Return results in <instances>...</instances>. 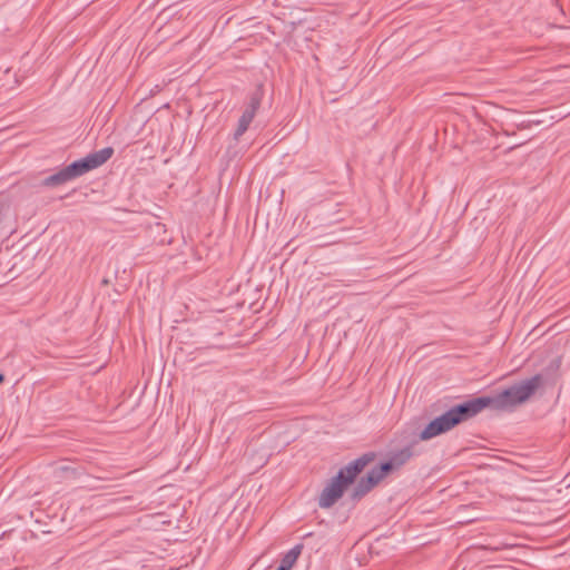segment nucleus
I'll return each mask as SVG.
<instances>
[{
  "instance_id": "nucleus-13",
  "label": "nucleus",
  "mask_w": 570,
  "mask_h": 570,
  "mask_svg": "<svg viewBox=\"0 0 570 570\" xmlns=\"http://www.w3.org/2000/svg\"><path fill=\"white\" fill-rule=\"evenodd\" d=\"M303 544H295L281 560V564L278 567L284 568L285 570H291L293 566L296 563L298 557L303 551Z\"/></svg>"
},
{
  "instance_id": "nucleus-6",
  "label": "nucleus",
  "mask_w": 570,
  "mask_h": 570,
  "mask_svg": "<svg viewBox=\"0 0 570 570\" xmlns=\"http://www.w3.org/2000/svg\"><path fill=\"white\" fill-rule=\"evenodd\" d=\"M264 98L263 85H258L248 96V102L246 104L242 116L238 119L237 127L233 134V139L238 141L240 137L247 131L250 122L256 116L261 108Z\"/></svg>"
},
{
  "instance_id": "nucleus-8",
  "label": "nucleus",
  "mask_w": 570,
  "mask_h": 570,
  "mask_svg": "<svg viewBox=\"0 0 570 570\" xmlns=\"http://www.w3.org/2000/svg\"><path fill=\"white\" fill-rule=\"evenodd\" d=\"M490 400L489 396H479L470 399L463 403L452 406L448 410V413L454 424L456 426L461 422H464L471 417L478 415L482 410L489 407Z\"/></svg>"
},
{
  "instance_id": "nucleus-15",
  "label": "nucleus",
  "mask_w": 570,
  "mask_h": 570,
  "mask_svg": "<svg viewBox=\"0 0 570 570\" xmlns=\"http://www.w3.org/2000/svg\"><path fill=\"white\" fill-rule=\"evenodd\" d=\"M361 481L367 487V489L371 491L376 484H379L382 480L379 479V475L376 472L371 469V471L367 472V474L363 478H361Z\"/></svg>"
},
{
  "instance_id": "nucleus-17",
  "label": "nucleus",
  "mask_w": 570,
  "mask_h": 570,
  "mask_svg": "<svg viewBox=\"0 0 570 570\" xmlns=\"http://www.w3.org/2000/svg\"><path fill=\"white\" fill-rule=\"evenodd\" d=\"M59 471L62 472V473H71L73 474V470L67 465H62L59 468Z\"/></svg>"
},
{
  "instance_id": "nucleus-10",
  "label": "nucleus",
  "mask_w": 570,
  "mask_h": 570,
  "mask_svg": "<svg viewBox=\"0 0 570 570\" xmlns=\"http://www.w3.org/2000/svg\"><path fill=\"white\" fill-rule=\"evenodd\" d=\"M375 452H366L355 460L351 461L348 464L340 469L338 472L343 473V480L350 485L354 482L356 476L371 463L375 460Z\"/></svg>"
},
{
  "instance_id": "nucleus-5",
  "label": "nucleus",
  "mask_w": 570,
  "mask_h": 570,
  "mask_svg": "<svg viewBox=\"0 0 570 570\" xmlns=\"http://www.w3.org/2000/svg\"><path fill=\"white\" fill-rule=\"evenodd\" d=\"M264 98L263 85H258L248 96V102L246 104L242 116L238 119L237 127L233 134V139L238 141L240 137L247 131L250 122L256 116L261 108Z\"/></svg>"
},
{
  "instance_id": "nucleus-11",
  "label": "nucleus",
  "mask_w": 570,
  "mask_h": 570,
  "mask_svg": "<svg viewBox=\"0 0 570 570\" xmlns=\"http://www.w3.org/2000/svg\"><path fill=\"white\" fill-rule=\"evenodd\" d=\"M454 428V424L448 413H443L442 415L432 420L420 433L416 440L426 441L432 438H435L442 433H445Z\"/></svg>"
},
{
  "instance_id": "nucleus-2",
  "label": "nucleus",
  "mask_w": 570,
  "mask_h": 570,
  "mask_svg": "<svg viewBox=\"0 0 570 570\" xmlns=\"http://www.w3.org/2000/svg\"><path fill=\"white\" fill-rule=\"evenodd\" d=\"M542 383L543 377L541 374H535L530 379L515 383L497 393L494 396H489V407L495 411H511L515 406L527 402Z\"/></svg>"
},
{
  "instance_id": "nucleus-4",
  "label": "nucleus",
  "mask_w": 570,
  "mask_h": 570,
  "mask_svg": "<svg viewBox=\"0 0 570 570\" xmlns=\"http://www.w3.org/2000/svg\"><path fill=\"white\" fill-rule=\"evenodd\" d=\"M264 98L263 85H258L248 96V102L246 104L242 116L238 119L237 127L233 134V139L238 141L240 137L247 131L250 122L256 116L261 108Z\"/></svg>"
},
{
  "instance_id": "nucleus-12",
  "label": "nucleus",
  "mask_w": 570,
  "mask_h": 570,
  "mask_svg": "<svg viewBox=\"0 0 570 570\" xmlns=\"http://www.w3.org/2000/svg\"><path fill=\"white\" fill-rule=\"evenodd\" d=\"M417 443H419V440L415 439L412 442H410L407 445H405L404 448L393 451L391 453L390 460L392 461V463L394 464V466L396 469H400L401 466H403L415 455L414 448Z\"/></svg>"
},
{
  "instance_id": "nucleus-3",
  "label": "nucleus",
  "mask_w": 570,
  "mask_h": 570,
  "mask_svg": "<svg viewBox=\"0 0 570 570\" xmlns=\"http://www.w3.org/2000/svg\"><path fill=\"white\" fill-rule=\"evenodd\" d=\"M264 98L263 85H258L248 96V102L246 104L242 116L238 119L237 127L233 134V139L238 141L240 137L247 131L250 122L256 116L261 108Z\"/></svg>"
},
{
  "instance_id": "nucleus-7",
  "label": "nucleus",
  "mask_w": 570,
  "mask_h": 570,
  "mask_svg": "<svg viewBox=\"0 0 570 570\" xmlns=\"http://www.w3.org/2000/svg\"><path fill=\"white\" fill-rule=\"evenodd\" d=\"M264 98L263 85H258L248 96V102L246 104L242 116L238 119L237 127L233 134V139L238 141L240 137L247 131L250 122L256 116L261 108Z\"/></svg>"
},
{
  "instance_id": "nucleus-14",
  "label": "nucleus",
  "mask_w": 570,
  "mask_h": 570,
  "mask_svg": "<svg viewBox=\"0 0 570 570\" xmlns=\"http://www.w3.org/2000/svg\"><path fill=\"white\" fill-rule=\"evenodd\" d=\"M373 470L379 475V479L383 480L389 473H391L393 470H396V468L389 459L387 461L382 462L380 465L374 466Z\"/></svg>"
},
{
  "instance_id": "nucleus-9",
  "label": "nucleus",
  "mask_w": 570,
  "mask_h": 570,
  "mask_svg": "<svg viewBox=\"0 0 570 570\" xmlns=\"http://www.w3.org/2000/svg\"><path fill=\"white\" fill-rule=\"evenodd\" d=\"M348 484L343 480V473L337 472L335 476L326 484L318 497V507L322 509H328L335 504V502L342 498L345 489Z\"/></svg>"
},
{
  "instance_id": "nucleus-1",
  "label": "nucleus",
  "mask_w": 570,
  "mask_h": 570,
  "mask_svg": "<svg viewBox=\"0 0 570 570\" xmlns=\"http://www.w3.org/2000/svg\"><path fill=\"white\" fill-rule=\"evenodd\" d=\"M114 155L112 147H105L72 161L71 164L59 169L57 173L49 175L41 180L43 187H58L71 180H75L87 173L102 166Z\"/></svg>"
},
{
  "instance_id": "nucleus-19",
  "label": "nucleus",
  "mask_w": 570,
  "mask_h": 570,
  "mask_svg": "<svg viewBox=\"0 0 570 570\" xmlns=\"http://www.w3.org/2000/svg\"><path fill=\"white\" fill-rule=\"evenodd\" d=\"M276 570H285V569H284V568H281V567H277V569H276Z\"/></svg>"
},
{
  "instance_id": "nucleus-18",
  "label": "nucleus",
  "mask_w": 570,
  "mask_h": 570,
  "mask_svg": "<svg viewBox=\"0 0 570 570\" xmlns=\"http://www.w3.org/2000/svg\"><path fill=\"white\" fill-rule=\"evenodd\" d=\"M4 381V375L0 373V384Z\"/></svg>"
},
{
  "instance_id": "nucleus-16",
  "label": "nucleus",
  "mask_w": 570,
  "mask_h": 570,
  "mask_svg": "<svg viewBox=\"0 0 570 570\" xmlns=\"http://www.w3.org/2000/svg\"><path fill=\"white\" fill-rule=\"evenodd\" d=\"M370 492L367 487L360 480L356 485L354 487L351 498L354 501L361 500L364 495H366Z\"/></svg>"
}]
</instances>
